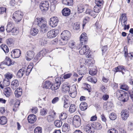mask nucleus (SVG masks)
Returning a JSON list of instances; mask_svg holds the SVG:
<instances>
[{
  "label": "nucleus",
  "mask_w": 133,
  "mask_h": 133,
  "mask_svg": "<svg viewBox=\"0 0 133 133\" xmlns=\"http://www.w3.org/2000/svg\"><path fill=\"white\" fill-rule=\"evenodd\" d=\"M69 111L70 113L74 112L75 111V105L73 104H71L70 107Z\"/></svg>",
  "instance_id": "53"
},
{
  "label": "nucleus",
  "mask_w": 133,
  "mask_h": 133,
  "mask_svg": "<svg viewBox=\"0 0 133 133\" xmlns=\"http://www.w3.org/2000/svg\"><path fill=\"white\" fill-rule=\"evenodd\" d=\"M1 47L5 53H7L9 52V48L6 45H1Z\"/></svg>",
  "instance_id": "43"
},
{
  "label": "nucleus",
  "mask_w": 133,
  "mask_h": 133,
  "mask_svg": "<svg viewBox=\"0 0 133 133\" xmlns=\"http://www.w3.org/2000/svg\"><path fill=\"white\" fill-rule=\"evenodd\" d=\"M119 19L121 20L122 26L124 27V29H128L129 28V25H126L127 23V19L125 14H121Z\"/></svg>",
  "instance_id": "1"
},
{
  "label": "nucleus",
  "mask_w": 133,
  "mask_h": 133,
  "mask_svg": "<svg viewBox=\"0 0 133 133\" xmlns=\"http://www.w3.org/2000/svg\"><path fill=\"white\" fill-rule=\"evenodd\" d=\"M129 99V96L128 94L125 92L121 96L118 97V99L123 102L127 101Z\"/></svg>",
  "instance_id": "15"
},
{
  "label": "nucleus",
  "mask_w": 133,
  "mask_h": 133,
  "mask_svg": "<svg viewBox=\"0 0 133 133\" xmlns=\"http://www.w3.org/2000/svg\"><path fill=\"white\" fill-rule=\"evenodd\" d=\"M3 62L5 64L8 66H10L11 65L14 64L12 62V61L11 59L7 57L6 58L5 60Z\"/></svg>",
  "instance_id": "28"
},
{
  "label": "nucleus",
  "mask_w": 133,
  "mask_h": 133,
  "mask_svg": "<svg viewBox=\"0 0 133 133\" xmlns=\"http://www.w3.org/2000/svg\"><path fill=\"white\" fill-rule=\"evenodd\" d=\"M87 80L92 83L95 84L97 82V80L96 78L93 79L92 77L90 76L88 77L87 78Z\"/></svg>",
  "instance_id": "39"
},
{
  "label": "nucleus",
  "mask_w": 133,
  "mask_h": 133,
  "mask_svg": "<svg viewBox=\"0 0 133 133\" xmlns=\"http://www.w3.org/2000/svg\"><path fill=\"white\" fill-rule=\"evenodd\" d=\"M33 63H32L28 66L26 72V74L27 76L29 75L33 68Z\"/></svg>",
  "instance_id": "31"
},
{
  "label": "nucleus",
  "mask_w": 133,
  "mask_h": 133,
  "mask_svg": "<svg viewBox=\"0 0 133 133\" xmlns=\"http://www.w3.org/2000/svg\"><path fill=\"white\" fill-rule=\"evenodd\" d=\"M48 52L47 50L45 49H43L39 52L42 56H44Z\"/></svg>",
  "instance_id": "58"
},
{
  "label": "nucleus",
  "mask_w": 133,
  "mask_h": 133,
  "mask_svg": "<svg viewBox=\"0 0 133 133\" xmlns=\"http://www.w3.org/2000/svg\"><path fill=\"white\" fill-rule=\"evenodd\" d=\"M10 80L4 78L3 82V86L6 87L8 86L10 84Z\"/></svg>",
  "instance_id": "42"
},
{
  "label": "nucleus",
  "mask_w": 133,
  "mask_h": 133,
  "mask_svg": "<svg viewBox=\"0 0 133 133\" xmlns=\"http://www.w3.org/2000/svg\"><path fill=\"white\" fill-rule=\"evenodd\" d=\"M46 22L42 18H37L35 19L33 22L34 25H36L38 26L41 25L43 23Z\"/></svg>",
  "instance_id": "12"
},
{
  "label": "nucleus",
  "mask_w": 133,
  "mask_h": 133,
  "mask_svg": "<svg viewBox=\"0 0 133 133\" xmlns=\"http://www.w3.org/2000/svg\"><path fill=\"white\" fill-rule=\"evenodd\" d=\"M86 34L85 33H83L80 37L81 44L83 45L87 43L88 40L87 37L86 36Z\"/></svg>",
  "instance_id": "14"
},
{
  "label": "nucleus",
  "mask_w": 133,
  "mask_h": 133,
  "mask_svg": "<svg viewBox=\"0 0 133 133\" xmlns=\"http://www.w3.org/2000/svg\"><path fill=\"white\" fill-rule=\"evenodd\" d=\"M69 89V86L68 85V83H65L63 84L62 87V91L64 92L67 91Z\"/></svg>",
  "instance_id": "33"
},
{
  "label": "nucleus",
  "mask_w": 133,
  "mask_h": 133,
  "mask_svg": "<svg viewBox=\"0 0 133 133\" xmlns=\"http://www.w3.org/2000/svg\"><path fill=\"white\" fill-rule=\"evenodd\" d=\"M14 26L12 25L11 23L10 22H9L7 25L6 30L9 33L11 32V30L13 29Z\"/></svg>",
  "instance_id": "32"
},
{
  "label": "nucleus",
  "mask_w": 133,
  "mask_h": 133,
  "mask_svg": "<svg viewBox=\"0 0 133 133\" xmlns=\"http://www.w3.org/2000/svg\"><path fill=\"white\" fill-rule=\"evenodd\" d=\"M124 55L125 57H127V56L129 57L131 56L132 53H128L127 47L125 46L124 48Z\"/></svg>",
  "instance_id": "40"
},
{
  "label": "nucleus",
  "mask_w": 133,
  "mask_h": 133,
  "mask_svg": "<svg viewBox=\"0 0 133 133\" xmlns=\"http://www.w3.org/2000/svg\"><path fill=\"white\" fill-rule=\"evenodd\" d=\"M62 131L65 133H67L70 130L69 125L66 123L65 122L62 126Z\"/></svg>",
  "instance_id": "20"
},
{
  "label": "nucleus",
  "mask_w": 133,
  "mask_h": 133,
  "mask_svg": "<svg viewBox=\"0 0 133 133\" xmlns=\"http://www.w3.org/2000/svg\"><path fill=\"white\" fill-rule=\"evenodd\" d=\"M25 71V68H22L20 69L18 71L17 74V77L20 78H21L24 74Z\"/></svg>",
  "instance_id": "18"
},
{
  "label": "nucleus",
  "mask_w": 133,
  "mask_h": 133,
  "mask_svg": "<svg viewBox=\"0 0 133 133\" xmlns=\"http://www.w3.org/2000/svg\"><path fill=\"white\" fill-rule=\"evenodd\" d=\"M62 13L63 16H68L70 14V11L68 8H65L62 10Z\"/></svg>",
  "instance_id": "23"
},
{
  "label": "nucleus",
  "mask_w": 133,
  "mask_h": 133,
  "mask_svg": "<svg viewBox=\"0 0 133 133\" xmlns=\"http://www.w3.org/2000/svg\"><path fill=\"white\" fill-rule=\"evenodd\" d=\"M90 20V19L88 17H86L83 21V27L85 25L86 23Z\"/></svg>",
  "instance_id": "62"
},
{
  "label": "nucleus",
  "mask_w": 133,
  "mask_h": 133,
  "mask_svg": "<svg viewBox=\"0 0 133 133\" xmlns=\"http://www.w3.org/2000/svg\"><path fill=\"white\" fill-rule=\"evenodd\" d=\"M13 41L12 39L9 38L6 40V43L9 45H11L13 44Z\"/></svg>",
  "instance_id": "59"
},
{
  "label": "nucleus",
  "mask_w": 133,
  "mask_h": 133,
  "mask_svg": "<svg viewBox=\"0 0 133 133\" xmlns=\"http://www.w3.org/2000/svg\"><path fill=\"white\" fill-rule=\"evenodd\" d=\"M42 129L41 127H38L34 130V133H42Z\"/></svg>",
  "instance_id": "47"
},
{
  "label": "nucleus",
  "mask_w": 133,
  "mask_h": 133,
  "mask_svg": "<svg viewBox=\"0 0 133 133\" xmlns=\"http://www.w3.org/2000/svg\"><path fill=\"white\" fill-rule=\"evenodd\" d=\"M38 32V29L35 28H34L31 29L30 34L33 36H35L36 35Z\"/></svg>",
  "instance_id": "37"
},
{
  "label": "nucleus",
  "mask_w": 133,
  "mask_h": 133,
  "mask_svg": "<svg viewBox=\"0 0 133 133\" xmlns=\"http://www.w3.org/2000/svg\"><path fill=\"white\" fill-rule=\"evenodd\" d=\"M35 55L34 52L31 50H29L26 52V59L28 61H30L32 59Z\"/></svg>",
  "instance_id": "10"
},
{
  "label": "nucleus",
  "mask_w": 133,
  "mask_h": 133,
  "mask_svg": "<svg viewBox=\"0 0 133 133\" xmlns=\"http://www.w3.org/2000/svg\"><path fill=\"white\" fill-rule=\"evenodd\" d=\"M52 83L49 81H46L43 83L42 86L43 88H45L46 89H51Z\"/></svg>",
  "instance_id": "22"
},
{
  "label": "nucleus",
  "mask_w": 133,
  "mask_h": 133,
  "mask_svg": "<svg viewBox=\"0 0 133 133\" xmlns=\"http://www.w3.org/2000/svg\"><path fill=\"white\" fill-rule=\"evenodd\" d=\"M47 110L46 109H43L41 110L40 113L41 115L43 116L46 115L47 114Z\"/></svg>",
  "instance_id": "60"
},
{
  "label": "nucleus",
  "mask_w": 133,
  "mask_h": 133,
  "mask_svg": "<svg viewBox=\"0 0 133 133\" xmlns=\"http://www.w3.org/2000/svg\"><path fill=\"white\" fill-rule=\"evenodd\" d=\"M23 16V14L21 11H16L13 14L12 18L17 23L21 20Z\"/></svg>",
  "instance_id": "2"
},
{
  "label": "nucleus",
  "mask_w": 133,
  "mask_h": 133,
  "mask_svg": "<svg viewBox=\"0 0 133 133\" xmlns=\"http://www.w3.org/2000/svg\"><path fill=\"white\" fill-rule=\"evenodd\" d=\"M115 70H116L115 71L116 72L118 71H121L123 70H125V68L123 65H119L116 67L115 68Z\"/></svg>",
  "instance_id": "44"
},
{
  "label": "nucleus",
  "mask_w": 133,
  "mask_h": 133,
  "mask_svg": "<svg viewBox=\"0 0 133 133\" xmlns=\"http://www.w3.org/2000/svg\"><path fill=\"white\" fill-rule=\"evenodd\" d=\"M85 130L88 133H94L95 132V128L90 124H88L85 125Z\"/></svg>",
  "instance_id": "11"
},
{
  "label": "nucleus",
  "mask_w": 133,
  "mask_h": 133,
  "mask_svg": "<svg viewBox=\"0 0 133 133\" xmlns=\"http://www.w3.org/2000/svg\"><path fill=\"white\" fill-rule=\"evenodd\" d=\"M62 122L59 120H57L54 122V124L57 127L60 128L62 125Z\"/></svg>",
  "instance_id": "36"
},
{
  "label": "nucleus",
  "mask_w": 133,
  "mask_h": 133,
  "mask_svg": "<svg viewBox=\"0 0 133 133\" xmlns=\"http://www.w3.org/2000/svg\"><path fill=\"white\" fill-rule=\"evenodd\" d=\"M75 43L74 41H71L69 43V46L70 48H71L72 50H74V49L75 47Z\"/></svg>",
  "instance_id": "48"
},
{
  "label": "nucleus",
  "mask_w": 133,
  "mask_h": 133,
  "mask_svg": "<svg viewBox=\"0 0 133 133\" xmlns=\"http://www.w3.org/2000/svg\"><path fill=\"white\" fill-rule=\"evenodd\" d=\"M42 56L41 54L39 52L34 57V62L38 63L41 59Z\"/></svg>",
  "instance_id": "29"
},
{
  "label": "nucleus",
  "mask_w": 133,
  "mask_h": 133,
  "mask_svg": "<svg viewBox=\"0 0 133 133\" xmlns=\"http://www.w3.org/2000/svg\"><path fill=\"white\" fill-rule=\"evenodd\" d=\"M6 11V9L5 8L3 7L0 8V14H2L5 13Z\"/></svg>",
  "instance_id": "64"
},
{
  "label": "nucleus",
  "mask_w": 133,
  "mask_h": 133,
  "mask_svg": "<svg viewBox=\"0 0 133 133\" xmlns=\"http://www.w3.org/2000/svg\"><path fill=\"white\" fill-rule=\"evenodd\" d=\"M81 125V119L78 115H75V127H78Z\"/></svg>",
  "instance_id": "24"
},
{
  "label": "nucleus",
  "mask_w": 133,
  "mask_h": 133,
  "mask_svg": "<svg viewBox=\"0 0 133 133\" xmlns=\"http://www.w3.org/2000/svg\"><path fill=\"white\" fill-rule=\"evenodd\" d=\"M62 79L60 77H58L56 78L55 81L56 83H58V84L61 85V82L62 81Z\"/></svg>",
  "instance_id": "63"
},
{
  "label": "nucleus",
  "mask_w": 133,
  "mask_h": 133,
  "mask_svg": "<svg viewBox=\"0 0 133 133\" xmlns=\"http://www.w3.org/2000/svg\"><path fill=\"white\" fill-rule=\"evenodd\" d=\"M95 3L96 5L101 6L103 4V0H95Z\"/></svg>",
  "instance_id": "49"
},
{
  "label": "nucleus",
  "mask_w": 133,
  "mask_h": 133,
  "mask_svg": "<svg viewBox=\"0 0 133 133\" xmlns=\"http://www.w3.org/2000/svg\"><path fill=\"white\" fill-rule=\"evenodd\" d=\"M3 93L7 97L10 96L12 94V90L11 88L9 87H6L4 89Z\"/></svg>",
  "instance_id": "16"
},
{
  "label": "nucleus",
  "mask_w": 133,
  "mask_h": 133,
  "mask_svg": "<svg viewBox=\"0 0 133 133\" xmlns=\"http://www.w3.org/2000/svg\"><path fill=\"white\" fill-rule=\"evenodd\" d=\"M109 117L110 119L112 120H115L117 118L116 115L114 113H111L109 115Z\"/></svg>",
  "instance_id": "51"
},
{
  "label": "nucleus",
  "mask_w": 133,
  "mask_h": 133,
  "mask_svg": "<svg viewBox=\"0 0 133 133\" xmlns=\"http://www.w3.org/2000/svg\"><path fill=\"white\" fill-rule=\"evenodd\" d=\"M85 8L84 6L82 4H79L77 6V10L78 13L82 12Z\"/></svg>",
  "instance_id": "35"
},
{
  "label": "nucleus",
  "mask_w": 133,
  "mask_h": 133,
  "mask_svg": "<svg viewBox=\"0 0 133 133\" xmlns=\"http://www.w3.org/2000/svg\"><path fill=\"white\" fill-rule=\"evenodd\" d=\"M78 72L79 75H83L86 73L87 69L84 66H82V65H81Z\"/></svg>",
  "instance_id": "25"
},
{
  "label": "nucleus",
  "mask_w": 133,
  "mask_h": 133,
  "mask_svg": "<svg viewBox=\"0 0 133 133\" xmlns=\"http://www.w3.org/2000/svg\"><path fill=\"white\" fill-rule=\"evenodd\" d=\"M59 20L57 17H54L50 19L49 24L52 27H55L58 24Z\"/></svg>",
  "instance_id": "7"
},
{
  "label": "nucleus",
  "mask_w": 133,
  "mask_h": 133,
  "mask_svg": "<svg viewBox=\"0 0 133 133\" xmlns=\"http://www.w3.org/2000/svg\"><path fill=\"white\" fill-rule=\"evenodd\" d=\"M70 36V32L67 30L63 31L61 34V38L64 41H67L69 39Z\"/></svg>",
  "instance_id": "6"
},
{
  "label": "nucleus",
  "mask_w": 133,
  "mask_h": 133,
  "mask_svg": "<svg viewBox=\"0 0 133 133\" xmlns=\"http://www.w3.org/2000/svg\"><path fill=\"white\" fill-rule=\"evenodd\" d=\"M40 28V31L42 33H45L48 30L49 28L47 25L46 22L42 24V25L39 26Z\"/></svg>",
  "instance_id": "17"
},
{
  "label": "nucleus",
  "mask_w": 133,
  "mask_h": 133,
  "mask_svg": "<svg viewBox=\"0 0 133 133\" xmlns=\"http://www.w3.org/2000/svg\"><path fill=\"white\" fill-rule=\"evenodd\" d=\"M108 133H118V132L115 129L112 128L109 129L108 131Z\"/></svg>",
  "instance_id": "61"
},
{
  "label": "nucleus",
  "mask_w": 133,
  "mask_h": 133,
  "mask_svg": "<svg viewBox=\"0 0 133 133\" xmlns=\"http://www.w3.org/2000/svg\"><path fill=\"white\" fill-rule=\"evenodd\" d=\"M97 130H100L102 128V126L100 123L98 122L96 123L95 124L94 128Z\"/></svg>",
  "instance_id": "50"
},
{
  "label": "nucleus",
  "mask_w": 133,
  "mask_h": 133,
  "mask_svg": "<svg viewBox=\"0 0 133 133\" xmlns=\"http://www.w3.org/2000/svg\"><path fill=\"white\" fill-rule=\"evenodd\" d=\"M21 54V51L19 49H15L13 50L11 52V56L13 58L19 57Z\"/></svg>",
  "instance_id": "8"
},
{
  "label": "nucleus",
  "mask_w": 133,
  "mask_h": 133,
  "mask_svg": "<svg viewBox=\"0 0 133 133\" xmlns=\"http://www.w3.org/2000/svg\"><path fill=\"white\" fill-rule=\"evenodd\" d=\"M22 90L21 88H17L15 91L14 92L15 96L17 97H19L22 95Z\"/></svg>",
  "instance_id": "26"
},
{
  "label": "nucleus",
  "mask_w": 133,
  "mask_h": 133,
  "mask_svg": "<svg viewBox=\"0 0 133 133\" xmlns=\"http://www.w3.org/2000/svg\"><path fill=\"white\" fill-rule=\"evenodd\" d=\"M97 71V70L95 69H91L89 71V74L92 76L96 74Z\"/></svg>",
  "instance_id": "55"
},
{
  "label": "nucleus",
  "mask_w": 133,
  "mask_h": 133,
  "mask_svg": "<svg viewBox=\"0 0 133 133\" xmlns=\"http://www.w3.org/2000/svg\"><path fill=\"white\" fill-rule=\"evenodd\" d=\"M67 117L66 114L64 113H62L59 116V119L61 120H65Z\"/></svg>",
  "instance_id": "52"
},
{
  "label": "nucleus",
  "mask_w": 133,
  "mask_h": 133,
  "mask_svg": "<svg viewBox=\"0 0 133 133\" xmlns=\"http://www.w3.org/2000/svg\"><path fill=\"white\" fill-rule=\"evenodd\" d=\"M36 120V116L33 114L30 115L28 118V120L29 122L31 123H34Z\"/></svg>",
  "instance_id": "19"
},
{
  "label": "nucleus",
  "mask_w": 133,
  "mask_h": 133,
  "mask_svg": "<svg viewBox=\"0 0 133 133\" xmlns=\"http://www.w3.org/2000/svg\"><path fill=\"white\" fill-rule=\"evenodd\" d=\"M59 33V30L57 29L51 30L49 31L47 35L49 38H52L55 37Z\"/></svg>",
  "instance_id": "3"
},
{
  "label": "nucleus",
  "mask_w": 133,
  "mask_h": 133,
  "mask_svg": "<svg viewBox=\"0 0 133 133\" xmlns=\"http://www.w3.org/2000/svg\"><path fill=\"white\" fill-rule=\"evenodd\" d=\"M88 107L87 103L85 102H82L79 105V108L81 110H85L87 109Z\"/></svg>",
  "instance_id": "27"
},
{
  "label": "nucleus",
  "mask_w": 133,
  "mask_h": 133,
  "mask_svg": "<svg viewBox=\"0 0 133 133\" xmlns=\"http://www.w3.org/2000/svg\"><path fill=\"white\" fill-rule=\"evenodd\" d=\"M13 76V74L10 72H7L4 75L5 78L10 80L11 79Z\"/></svg>",
  "instance_id": "41"
},
{
  "label": "nucleus",
  "mask_w": 133,
  "mask_h": 133,
  "mask_svg": "<svg viewBox=\"0 0 133 133\" xmlns=\"http://www.w3.org/2000/svg\"><path fill=\"white\" fill-rule=\"evenodd\" d=\"M19 85L18 81L17 79L13 80L11 83V87L13 90H15L17 88Z\"/></svg>",
  "instance_id": "21"
},
{
  "label": "nucleus",
  "mask_w": 133,
  "mask_h": 133,
  "mask_svg": "<svg viewBox=\"0 0 133 133\" xmlns=\"http://www.w3.org/2000/svg\"><path fill=\"white\" fill-rule=\"evenodd\" d=\"M7 122V119L5 116L1 117L0 118V124L2 125L5 124Z\"/></svg>",
  "instance_id": "38"
},
{
  "label": "nucleus",
  "mask_w": 133,
  "mask_h": 133,
  "mask_svg": "<svg viewBox=\"0 0 133 133\" xmlns=\"http://www.w3.org/2000/svg\"><path fill=\"white\" fill-rule=\"evenodd\" d=\"M49 7V3L47 1H42L39 5V7L41 10L43 12L48 10Z\"/></svg>",
  "instance_id": "4"
},
{
  "label": "nucleus",
  "mask_w": 133,
  "mask_h": 133,
  "mask_svg": "<svg viewBox=\"0 0 133 133\" xmlns=\"http://www.w3.org/2000/svg\"><path fill=\"white\" fill-rule=\"evenodd\" d=\"M55 119L54 116L49 115L47 117V120L49 122H52Z\"/></svg>",
  "instance_id": "54"
},
{
  "label": "nucleus",
  "mask_w": 133,
  "mask_h": 133,
  "mask_svg": "<svg viewBox=\"0 0 133 133\" xmlns=\"http://www.w3.org/2000/svg\"><path fill=\"white\" fill-rule=\"evenodd\" d=\"M124 93V91L121 90H118L117 91L116 93V95L118 97H118L121 96Z\"/></svg>",
  "instance_id": "46"
},
{
  "label": "nucleus",
  "mask_w": 133,
  "mask_h": 133,
  "mask_svg": "<svg viewBox=\"0 0 133 133\" xmlns=\"http://www.w3.org/2000/svg\"><path fill=\"white\" fill-rule=\"evenodd\" d=\"M60 85L58 84V83H55L54 84H52V86L51 88V90H56L58 89L60 87Z\"/></svg>",
  "instance_id": "45"
},
{
  "label": "nucleus",
  "mask_w": 133,
  "mask_h": 133,
  "mask_svg": "<svg viewBox=\"0 0 133 133\" xmlns=\"http://www.w3.org/2000/svg\"><path fill=\"white\" fill-rule=\"evenodd\" d=\"M120 88L125 91H128L129 89V87L126 84H123L121 85Z\"/></svg>",
  "instance_id": "56"
},
{
  "label": "nucleus",
  "mask_w": 133,
  "mask_h": 133,
  "mask_svg": "<svg viewBox=\"0 0 133 133\" xmlns=\"http://www.w3.org/2000/svg\"><path fill=\"white\" fill-rule=\"evenodd\" d=\"M81 64H84L88 66L91 65L95 63V61L93 59L82 58L80 60Z\"/></svg>",
  "instance_id": "5"
},
{
  "label": "nucleus",
  "mask_w": 133,
  "mask_h": 133,
  "mask_svg": "<svg viewBox=\"0 0 133 133\" xmlns=\"http://www.w3.org/2000/svg\"><path fill=\"white\" fill-rule=\"evenodd\" d=\"M86 14H89L93 17H95L96 15L95 11H93L92 10L89 9H86Z\"/></svg>",
  "instance_id": "34"
},
{
  "label": "nucleus",
  "mask_w": 133,
  "mask_h": 133,
  "mask_svg": "<svg viewBox=\"0 0 133 133\" xmlns=\"http://www.w3.org/2000/svg\"><path fill=\"white\" fill-rule=\"evenodd\" d=\"M121 117L123 120H126L129 117V111L127 110H123L121 113Z\"/></svg>",
  "instance_id": "13"
},
{
  "label": "nucleus",
  "mask_w": 133,
  "mask_h": 133,
  "mask_svg": "<svg viewBox=\"0 0 133 133\" xmlns=\"http://www.w3.org/2000/svg\"><path fill=\"white\" fill-rule=\"evenodd\" d=\"M62 3L65 5L72 6L73 4L72 0H62Z\"/></svg>",
  "instance_id": "30"
},
{
  "label": "nucleus",
  "mask_w": 133,
  "mask_h": 133,
  "mask_svg": "<svg viewBox=\"0 0 133 133\" xmlns=\"http://www.w3.org/2000/svg\"><path fill=\"white\" fill-rule=\"evenodd\" d=\"M94 9L95 13H98L100 12L101 8L100 6L96 5L94 6Z\"/></svg>",
  "instance_id": "57"
},
{
  "label": "nucleus",
  "mask_w": 133,
  "mask_h": 133,
  "mask_svg": "<svg viewBox=\"0 0 133 133\" xmlns=\"http://www.w3.org/2000/svg\"><path fill=\"white\" fill-rule=\"evenodd\" d=\"M89 50V48L87 45L83 46L79 51V53L80 55H86L88 53Z\"/></svg>",
  "instance_id": "9"
}]
</instances>
